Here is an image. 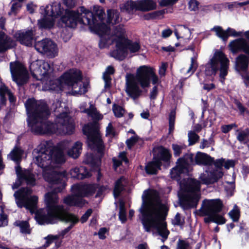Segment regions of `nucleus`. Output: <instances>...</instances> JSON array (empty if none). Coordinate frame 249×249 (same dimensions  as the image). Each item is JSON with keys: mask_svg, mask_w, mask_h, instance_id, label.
<instances>
[{"mask_svg": "<svg viewBox=\"0 0 249 249\" xmlns=\"http://www.w3.org/2000/svg\"><path fill=\"white\" fill-rule=\"evenodd\" d=\"M28 118L27 121L31 131L35 134L65 135L72 134L74 129L73 119L67 111L62 110V106L54 110L55 123L47 121L50 115L46 103L42 101L28 99L24 104Z\"/></svg>", "mask_w": 249, "mask_h": 249, "instance_id": "f257e3e1", "label": "nucleus"}, {"mask_svg": "<svg viewBox=\"0 0 249 249\" xmlns=\"http://www.w3.org/2000/svg\"><path fill=\"white\" fill-rule=\"evenodd\" d=\"M142 199L139 212L142 214L141 220L145 231L157 232L162 237L161 241L164 242L169 234L164 221L168 211L167 206L161 203L156 191H144Z\"/></svg>", "mask_w": 249, "mask_h": 249, "instance_id": "f03ea898", "label": "nucleus"}, {"mask_svg": "<svg viewBox=\"0 0 249 249\" xmlns=\"http://www.w3.org/2000/svg\"><path fill=\"white\" fill-rule=\"evenodd\" d=\"M30 70L34 77L44 83L43 89L46 90H55L60 89L58 84L64 83L71 88L74 95L83 94L87 91V84L82 81V74L77 69H71L61 76L60 80L53 81L50 75L53 71L52 65L43 60H37L32 62Z\"/></svg>", "mask_w": 249, "mask_h": 249, "instance_id": "7ed1b4c3", "label": "nucleus"}, {"mask_svg": "<svg viewBox=\"0 0 249 249\" xmlns=\"http://www.w3.org/2000/svg\"><path fill=\"white\" fill-rule=\"evenodd\" d=\"M41 13L44 18L38 21V24L41 28H50L54 24V19L61 16L65 12V15L61 18V21L66 26L74 28L78 22L89 26V28L94 29L96 25L93 13L84 7H80L77 11L66 10L61 8L59 2L55 1L52 5H47L45 8L41 7Z\"/></svg>", "mask_w": 249, "mask_h": 249, "instance_id": "20e7f679", "label": "nucleus"}, {"mask_svg": "<svg viewBox=\"0 0 249 249\" xmlns=\"http://www.w3.org/2000/svg\"><path fill=\"white\" fill-rule=\"evenodd\" d=\"M35 162L44 169L43 177L51 185V193L61 192L65 188L67 179L66 171H58L57 169L61 164H57L53 158V152L51 147L44 143L39 145L33 151Z\"/></svg>", "mask_w": 249, "mask_h": 249, "instance_id": "39448f33", "label": "nucleus"}, {"mask_svg": "<svg viewBox=\"0 0 249 249\" xmlns=\"http://www.w3.org/2000/svg\"><path fill=\"white\" fill-rule=\"evenodd\" d=\"M94 30L100 36L99 46L104 48L113 41L116 42V49L111 53V55L120 60H122L127 54L128 50L131 53L137 52L140 49V44L126 38L125 30L122 25L113 27L111 32L110 27L104 23L96 24Z\"/></svg>", "mask_w": 249, "mask_h": 249, "instance_id": "423d86ee", "label": "nucleus"}, {"mask_svg": "<svg viewBox=\"0 0 249 249\" xmlns=\"http://www.w3.org/2000/svg\"><path fill=\"white\" fill-rule=\"evenodd\" d=\"M58 200L57 194L47 193L45 196V201L47 214H38L36 217V221L40 225L53 224L58 220L70 223L69 227L61 232L60 235L64 236L73 228L79 220L74 215L66 212L63 206L58 204Z\"/></svg>", "mask_w": 249, "mask_h": 249, "instance_id": "0eeeda50", "label": "nucleus"}, {"mask_svg": "<svg viewBox=\"0 0 249 249\" xmlns=\"http://www.w3.org/2000/svg\"><path fill=\"white\" fill-rule=\"evenodd\" d=\"M150 80L153 85L159 82V78L152 68L145 66H141L137 69L135 75L126 74V92L133 99L138 98L142 93L139 84L143 89L149 87Z\"/></svg>", "mask_w": 249, "mask_h": 249, "instance_id": "6e6552de", "label": "nucleus"}, {"mask_svg": "<svg viewBox=\"0 0 249 249\" xmlns=\"http://www.w3.org/2000/svg\"><path fill=\"white\" fill-rule=\"evenodd\" d=\"M81 111L87 113L93 120L92 123L85 125L83 128L84 134L87 136L88 145L91 149L97 151L99 154L102 155L104 146L99 131L97 121L101 120L102 116L92 105L89 108Z\"/></svg>", "mask_w": 249, "mask_h": 249, "instance_id": "1a4fd4ad", "label": "nucleus"}, {"mask_svg": "<svg viewBox=\"0 0 249 249\" xmlns=\"http://www.w3.org/2000/svg\"><path fill=\"white\" fill-rule=\"evenodd\" d=\"M106 190V187L96 184L73 185L71 186L73 194L64 197L63 202L70 206L82 207L86 203L83 197L92 195L95 191V197H100Z\"/></svg>", "mask_w": 249, "mask_h": 249, "instance_id": "9d476101", "label": "nucleus"}, {"mask_svg": "<svg viewBox=\"0 0 249 249\" xmlns=\"http://www.w3.org/2000/svg\"><path fill=\"white\" fill-rule=\"evenodd\" d=\"M106 190V187L96 184L73 185L71 186L73 194L64 197L63 202L70 206L82 207L86 203L83 197L92 195L95 191V197H100Z\"/></svg>", "mask_w": 249, "mask_h": 249, "instance_id": "9b49d317", "label": "nucleus"}, {"mask_svg": "<svg viewBox=\"0 0 249 249\" xmlns=\"http://www.w3.org/2000/svg\"><path fill=\"white\" fill-rule=\"evenodd\" d=\"M201 183L196 179L188 178L180 184L182 191L180 205L184 210L196 208L200 198Z\"/></svg>", "mask_w": 249, "mask_h": 249, "instance_id": "f8f14e48", "label": "nucleus"}, {"mask_svg": "<svg viewBox=\"0 0 249 249\" xmlns=\"http://www.w3.org/2000/svg\"><path fill=\"white\" fill-rule=\"evenodd\" d=\"M223 207V203L220 199H205L203 200L200 208L196 211L201 216H207L204 218L206 223L213 222L218 224H223L226 220L219 214Z\"/></svg>", "mask_w": 249, "mask_h": 249, "instance_id": "ddd939ff", "label": "nucleus"}, {"mask_svg": "<svg viewBox=\"0 0 249 249\" xmlns=\"http://www.w3.org/2000/svg\"><path fill=\"white\" fill-rule=\"evenodd\" d=\"M229 60L224 54L220 51L215 52L213 57L205 66V73L206 75H215L220 71L219 76L222 83L224 82L225 76L228 74Z\"/></svg>", "mask_w": 249, "mask_h": 249, "instance_id": "4468645a", "label": "nucleus"}, {"mask_svg": "<svg viewBox=\"0 0 249 249\" xmlns=\"http://www.w3.org/2000/svg\"><path fill=\"white\" fill-rule=\"evenodd\" d=\"M234 166L232 160H225L224 159H217L214 162L215 169L211 171L206 170L199 176V179L205 184H210L217 182L223 176L222 167L228 169Z\"/></svg>", "mask_w": 249, "mask_h": 249, "instance_id": "2eb2a0df", "label": "nucleus"}, {"mask_svg": "<svg viewBox=\"0 0 249 249\" xmlns=\"http://www.w3.org/2000/svg\"><path fill=\"white\" fill-rule=\"evenodd\" d=\"M32 193L31 188L23 187L16 191L14 196L16 203L19 208L25 207L33 213L36 209L38 197L36 196H31Z\"/></svg>", "mask_w": 249, "mask_h": 249, "instance_id": "dca6fc26", "label": "nucleus"}, {"mask_svg": "<svg viewBox=\"0 0 249 249\" xmlns=\"http://www.w3.org/2000/svg\"><path fill=\"white\" fill-rule=\"evenodd\" d=\"M171 155L169 151L164 148L159 149L157 155L154 156L153 161L149 162L145 166L147 173L149 174H156L163 162V166L167 168L169 166Z\"/></svg>", "mask_w": 249, "mask_h": 249, "instance_id": "f3484780", "label": "nucleus"}, {"mask_svg": "<svg viewBox=\"0 0 249 249\" xmlns=\"http://www.w3.org/2000/svg\"><path fill=\"white\" fill-rule=\"evenodd\" d=\"M156 3L152 0H141L136 1H127L121 6V10L128 13H133L134 11H148L155 9Z\"/></svg>", "mask_w": 249, "mask_h": 249, "instance_id": "a211bd4d", "label": "nucleus"}, {"mask_svg": "<svg viewBox=\"0 0 249 249\" xmlns=\"http://www.w3.org/2000/svg\"><path fill=\"white\" fill-rule=\"evenodd\" d=\"M193 162V155L190 153H186L183 157L179 158L177 160L176 167L170 172L171 178L178 179L181 174H188L192 170L191 164Z\"/></svg>", "mask_w": 249, "mask_h": 249, "instance_id": "6ab92c4d", "label": "nucleus"}, {"mask_svg": "<svg viewBox=\"0 0 249 249\" xmlns=\"http://www.w3.org/2000/svg\"><path fill=\"white\" fill-rule=\"evenodd\" d=\"M10 69L12 79L18 86H21L26 83L28 74L22 64L18 62H11Z\"/></svg>", "mask_w": 249, "mask_h": 249, "instance_id": "aec40b11", "label": "nucleus"}, {"mask_svg": "<svg viewBox=\"0 0 249 249\" xmlns=\"http://www.w3.org/2000/svg\"><path fill=\"white\" fill-rule=\"evenodd\" d=\"M35 48L38 52L45 54L51 58L55 57L57 53L56 44L48 38L36 42Z\"/></svg>", "mask_w": 249, "mask_h": 249, "instance_id": "412c9836", "label": "nucleus"}, {"mask_svg": "<svg viewBox=\"0 0 249 249\" xmlns=\"http://www.w3.org/2000/svg\"><path fill=\"white\" fill-rule=\"evenodd\" d=\"M70 146L69 141H63L59 142L57 146L51 147L53 152V158L57 164H63L66 161V156L64 151L67 150Z\"/></svg>", "mask_w": 249, "mask_h": 249, "instance_id": "4be33fe9", "label": "nucleus"}, {"mask_svg": "<svg viewBox=\"0 0 249 249\" xmlns=\"http://www.w3.org/2000/svg\"><path fill=\"white\" fill-rule=\"evenodd\" d=\"M16 172L19 184L24 182L32 186L35 184V176L31 171L25 169H23L19 166H17L16 167Z\"/></svg>", "mask_w": 249, "mask_h": 249, "instance_id": "5701e85b", "label": "nucleus"}, {"mask_svg": "<svg viewBox=\"0 0 249 249\" xmlns=\"http://www.w3.org/2000/svg\"><path fill=\"white\" fill-rule=\"evenodd\" d=\"M211 31H214L216 35L224 41L227 40L229 36L237 37L240 36L242 35V32H236L234 29L228 28L226 30H224L218 26H214Z\"/></svg>", "mask_w": 249, "mask_h": 249, "instance_id": "b1692460", "label": "nucleus"}, {"mask_svg": "<svg viewBox=\"0 0 249 249\" xmlns=\"http://www.w3.org/2000/svg\"><path fill=\"white\" fill-rule=\"evenodd\" d=\"M229 46L233 53L243 52L249 55V43L244 38H240L231 42Z\"/></svg>", "mask_w": 249, "mask_h": 249, "instance_id": "393cba45", "label": "nucleus"}, {"mask_svg": "<svg viewBox=\"0 0 249 249\" xmlns=\"http://www.w3.org/2000/svg\"><path fill=\"white\" fill-rule=\"evenodd\" d=\"M35 35V30L31 29L19 33L17 35V37L21 44L27 46H31L33 44Z\"/></svg>", "mask_w": 249, "mask_h": 249, "instance_id": "a878e982", "label": "nucleus"}, {"mask_svg": "<svg viewBox=\"0 0 249 249\" xmlns=\"http://www.w3.org/2000/svg\"><path fill=\"white\" fill-rule=\"evenodd\" d=\"M193 155V163L191 164L192 165L198 164L203 165H211L212 164L214 165V158L211 157L210 156L202 153H198L195 157V160L194 159V155Z\"/></svg>", "mask_w": 249, "mask_h": 249, "instance_id": "bb28decb", "label": "nucleus"}, {"mask_svg": "<svg viewBox=\"0 0 249 249\" xmlns=\"http://www.w3.org/2000/svg\"><path fill=\"white\" fill-rule=\"evenodd\" d=\"M70 175L72 178L78 179H83L91 176L90 173L84 166L71 169L70 172Z\"/></svg>", "mask_w": 249, "mask_h": 249, "instance_id": "cd10ccee", "label": "nucleus"}, {"mask_svg": "<svg viewBox=\"0 0 249 249\" xmlns=\"http://www.w3.org/2000/svg\"><path fill=\"white\" fill-rule=\"evenodd\" d=\"M15 45V42L4 33L0 31V52H3Z\"/></svg>", "mask_w": 249, "mask_h": 249, "instance_id": "c85d7f7f", "label": "nucleus"}, {"mask_svg": "<svg viewBox=\"0 0 249 249\" xmlns=\"http://www.w3.org/2000/svg\"><path fill=\"white\" fill-rule=\"evenodd\" d=\"M249 59L244 54L239 55L236 59L235 69L238 71H246L249 65Z\"/></svg>", "mask_w": 249, "mask_h": 249, "instance_id": "c756f323", "label": "nucleus"}, {"mask_svg": "<svg viewBox=\"0 0 249 249\" xmlns=\"http://www.w3.org/2000/svg\"><path fill=\"white\" fill-rule=\"evenodd\" d=\"M23 152L21 147L16 145L8 155V158L18 163L21 159Z\"/></svg>", "mask_w": 249, "mask_h": 249, "instance_id": "7c9ffc66", "label": "nucleus"}, {"mask_svg": "<svg viewBox=\"0 0 249 249\" xmlns=\"http://www.w3.org/2000/svg\"><path fill=\"white\" fill-rule=\"evenodd\" d=\"M82 149V143L80 142H76L67 151L68 155L73 158H77L80 155Z\"/></svg>", "mask_w": 249, "mask_h": 249, "instance_id": "2f4dec72", "label": "nucleus"}, {"mask_svg": "<svg viewBox=\"0 0 249 249\" xmlns=\"http://www.w3.org/2000/svg\"><path fill=\"white\" fill-rule=\"evenodd\" d=\"M126 183L125 178L124 177H121L116 180L113 190V195L115 198L118 197L121 192L124 189V186Z\"/></svg>", "mask_w": 249, "mask_h": 249, "instance_id": "473e14b6", "label": "nucleus"}, {"mask_svg": "<svg viewBox=\"0 0 249 249\" xmlns=\"http://www.w3.org/2000/svg\"><path fill=\"white\" fill-rule=\"evenodd\" d=\"M107 22L109 24H115L120 21V14L116 10H108L107 11Z\"/></svg>", "mask_w": 249, "mask_h": 249, "instance_id": "72a5a7b5", "label": "nucleus"}, {"mask_svg": "<svg viewBox=\"0 0 249 249\" xmlns=\"http://www.w3.org/2000/svg\"><path fill=\"white\" fill-rule=\"evenodd\" d=\"M237 140L242 144H246L249 142V130L246 129L243 130H237L236 133Z\"/></svg>", "mask_w": 249, "mask_h": 249, "instance_id": "f704fd0d", "label": "nucleus"}, {"mask_svg": "<svg viewBox=\"0 0 249 249\" xmlns=\"http://www.w3.org/2000/svg\"><path fill=\"white\" fill-rule=\"evenodd\" d=\"M14 225L19 228L21 233L25 234L31 233V229L28 221L18 220L14 223Z\"/></svg>", "mask_w": 249, "mask_h": 249, "instance_id": "c9c22d12", "label": "nucleus"}, {"mask_svg": "<svg viewBox=\"0 0 249 249\" xmlns=\"http://www.w3.org/2000/svg\"><path fill=\"white\" fill-rule=\"evenodd\" d=\"M24 0H13L11 1V10L9 12V15H16L21 7Z\"/></svg>", "mask_w": 249, "mask_h": 249, "instance_id": "e433bc0d", "label": "nucleus"}, {"mask_svg": "<svg viewBox=\"0 0 249 249\" xmlns=\"http://www.w3.org/2000/svg\"><path fill=\"white\" fill-rule=\"evenodd\" d=\"M175 157H178L183 152V150L186 149V146L183 143H173L172 145Z\"/></svg>", "mask_w": 249, "mask_h": 249, "instance_id": "4c0bfd02", "label": "nucleus"}, {"mask_svg": "<svg viewBox=\"0 0 249 249\" xmlns=\"http://www.w3.org/2000/svg\"><path fill=\"white\" fill-rule=\"evenodd\" d=\"M114 166L115 168L119 166L122 163L123 161L125 163H127L128 162V159L126 157V154L124 152H123L120 153L118 159L116 158L113 159Z\"/></svg>", "mask_w": 249, "mask_h": 249, "instance_id": "58836bf2", "label": "nucleus"}, {"mask_svg": "<svg viewBox=\"0 0 249 249\" xmlns=\"http://www.w3.org/2000/svg\"><path fill=\"white\" fill-rule=\"evenodd\" d=\"M196 58L197 54H196L191 59V65L186 71V73L189 74V76L191 75L195 72L197 67Z\"/></svg>", "mask_w": 249, "mask_h": 249, "instance_id": "ea45409f", "label": "nucleus"}, {"mask_svg": "<svg viewBox=\"0 0 249 249\" xmlns=\"http://www.w3.org/2000/svg\"><path fill=\"white\" fill-rule=\"evenodd\" d=\"M229 215L233 221L237 222L240 217V210L236 205H234L233 209L229 213Z\"/></svg>", "mask_w": 249, "mask_h": 249, "instance_id": "a19ab883", "label": "nucleus"}, {"mask_svg": "<svg viewBox=\"0 0 249 249\" xmlns=\"http://www.w3.org/2000/svg\"><path fill=\"white\" fill-rule=\"evenodd\" d=\"M112 110L114 115L117 118L123 117L125 112L123 107L116 104L113 105Z\"/></svg>", "mask_w": 249, "mask_h": 249, "instance_id": "79ce46f5", "label": "nucleus"}, {"mask_svg": "<svg viewBox=\"0 0 249 249\" xmlns=\"http://www.w3.org/2000/svg\"><path fill=\"white\" fill-rule=\"evenodd\" d=\"M177 249H192V244L188 241L179 239L177 242Z\"/></svg>", "mask_w": 249, "mask_h": 249, "instance_id": "37998d69", "label": "nucleus"}, {"mask_svg": "<svg viewBox=\"0 0 249 249\" xmlns=\"http://www.w3.org/2000/svg\"><path fill=\"white\" fill-rule=\"evenodd\" d=\"M119 219L122 223H124L126 220V210L124 204L121 202L120 204V211L119 214Z\"/></svg>", "mask_w": 249, "mask_h": 249, "instance_id": "c03bdc74", "label": "nucleus"}, {"mask_svg": "<svg viewBox=\"0 0 249 249\" xmlns=\"http://www.w3.org/2000/svg\"><path fill=\"white\" fill-rule=\"evenodd\" d=\"M176 118V112L175 110H172L169 115V132L171 133L174 128V124Z\"/></svg>", "mask_w": 249, "mask_h": 249, "instance_id": "a18cd8bd", "label": "nucleus"}, {"mask_svg": "<svg viewBox=\"0 0 249 249\" xmlns=\"http://www.w3.org/2000/svg\"><path fill=\"white\" fill-rule=\"evenodd\" d=\"M188 138L190 144H194L199 139V136L197 134L194 132H190L188 133Z\"/></svg>", "mask_w": 249, "mask_h": 249, "instance_id": "49530a36", "label": "nucleus"}, {"mask_svg": "<svg viewBox=\"0 0 249 249\" xmlns=\"http://www.w3.org/2000/svg\"><path fill=\"white\" fill-rule=\"evenodd\" d=\"M199 3L196 0H190L189 2V8L191 11H196L198 10Z\"/></svg>", "mask_w": 249, "mask_h": 249, "instance_id": "de8ad7c7", "label": "nucleus"}, {"mask_svg": "<svg viewBox=\"0 0 249 249\" xmlns=\"http://www.w3.org/2000/svg\"><path fill=\"white\" fill-rule=\"evenodd\" d=\"M184 223V218L181 216L179 213H177L173 220L174 225H181Z\"/></svg>", "mask_w": 249, "mask_h": 249, "instance_id": "09e8293b", "label": "nucleus"}, {"mask_svg": "<svg viewBox=\"0 0 249 249\" xmlns=\"http://www.w3.org/2000/svg\"><path fill=\"white\" fill-rule=\"evenodd\" d=\"M178 0H160L159 2L160 5L161 6L172 5L176 3Z\"/></svg>", "mask_w": 249, "mask_h": 249, "instance_id": "8fccbe9b", "label": "nucleus"}, {"mask_svg": "<svg viewBox=\"0 0 249 249\" xmlns=\"http://www.w3.org/2000/svg\"><path fill=\"white\" fill-rule=\"evenodd\" d=\"M10 91L8 88L3 84H1L0 86V96H5L6 94H8Z\"/></svg>", "mask_w": 249, "mask_h": 249, "instance_id": "3c124183", "label": "nucleus"}, {"mask_svg": "<svg viewBox=\"0 0 249 249\" xmlns=\"http://www.w3.org/2000/svg\"><path fill=\"white\" fill-rule=\"evenodd\" d=\"M7 223V216L3 214V213H0V227L6 226Z\"/></svg>", "mask_w": 249, "mask_h": 249, "instance_id": "603ef678", "label": "nucleus"}, {"mask_svg": "<svg viewBox=\"0 0 249 249\" xmlns=\"http://www.w3.org/2000/svg\"><path fill=\"white\" fill-rule=\"evenodd\" d=\"M106 135L110 136H114L115 135L114 128L111 123H109L106 128Z\"/></svg>", "mask_w": 249, "mask_h": 249, "instance_id": "864d4df0", "label": "nucleus"}, {"mask_svg": "<svg viewBox=\"0 0 249 249\" xmlns=\"http://www.w3.org/2000/svg\"><path fill=\"white\" fill-rule=\"evenodd\" d=\"M92 213V210L91 209H88L86 212L82 215L81 218V221L82 223L85 222L91 215Z\"/></svg>", "mask_w": 249, "mask_h": 249, "instance_id": "5fc2aeb1", "label": "nucleus"}, {"mask_svg": "<svg viewBox=\"0 0 249 249\" xmlns=\"http://www.w3.org/2000/svg\"><path fill=\"white\" fill-rule=\"evenodd\" d=\"M103 79H104L105 83V87L106 88L109 87L110 85L111 79L110 77V75L107 74L105 73H104Z\"/></svg>", "mask_w": 249, "mask_h": 249, "instance_id": "6e6d98bb", "label": "nucleus"}, {"mask_svg": "<svg viewBox=\"0 0 249 249\" xmlns=\"http://www.w3.org/2000/svg\"><path fill=\"white\" fill-rule=\"evenodd\" d=\"M234 126H236V124H235L223 125L221 127V130L222 132L227 133L230 131Z\"/></svg>", "mask_w": 249, "mask_h": 249, "instance_id": "4d7b16f0", "label": "nucleus"}, {"mask_svg": "<svg viewBox=\"0 0 249 249\" xmlns=\"http://www.w3.org/2000/svg\"><path fill=\"white\" fill-rule=\"evenodd\" d=\"M165 13L164 10L155 11L149 14L151 18H156L162 16Z\"/></svg>", "mask_w": 249, "mask_h": 249, "instance_id": "13d9d810", "label": "nucleus"}, {"mask_svg": "<svg viewBox=\"0 0 249 249\" xmlns=\"http://www.w3.org/2000/svg\"><path fill=\"white\" fill-rule=\"evenodd\" d=\"M158 94V89L157 86H154L150 93V98L151 100H154L156 98Z\"/></svg>", "mask_w": 249, "mask_h": 249, "instance_id": "bf43d9fd", "label": "nucleus"}, {"mask_svg": "<svg viewBox=\"0 0 249 249\" xmlns=\"http://www.w3.org/2000/svg\"><path fill=\"white\" fill-rule=\"evenodd\" d=\"M136 142V138L134 137H131L126 141V143L128 148L130 149L132 147V146Z\"/></svg>", "mask_w": 249, "mask_h": 249, "instance_id": "052dcab7", "label": "nucleus"}, {"mask_svg": "<svg viewBox=\"0 0 249 249\" xmlns=\"http://www.w3.org/2000/svg\"><path fill=\"white\" fill-rule=\"evenodd\" d=\"M242 76L245 85L248 87L249 86V73L242 74Z\"/></svg>", "mask_w": 249, "mask_h": 249, "instance_id": "680f3d73", "label": "nucleus"}, {"mask_svg": "<svg viewBox=\"0 0 249 249\" xmlns=\"http://www.w3.org/2000/svg\"><path fill=\"white\" fill-rule=\"evenodd\" d=\"M107 232V229L106 228H103L100 229L98 235L99 238L101 239H104L105 238L106 236H105V234Z\"/></svg>", "mask_w": 249, "mask_h": 249, "instance_id": "e2e57ef3", "label": "nucleus"}, {"mask_svg": "<svg viewBox=\"0 0 249 249\" xmlns=\"http://www.w3.org/2000/svg\"><path fill=\"white\" fill-rule=\"evenodd\" d=\"M172 31L170 29L164 30L162 32V36L166 38L172 34Z\"/></svg>", "mask_w": 249, "mask_h": 249, "instance_id": "0e129e2a", "label": "nucleus"}, {"mask_svg": "<svg viewBox=\"0 0 249 249\" xmlns=\"http://www.w3.org/2000/svg\"><path fill=\"white\" fill-rule=\"evenodd\" d=\"M166 69V64L163 63L159 69V74L160 75H163L165 74Z\"/></svg>", "mask_w": 249, "mask_h": 249, "instance_id": "69168bd1", "label": "nucleus"}, {"mask_svg": "<svg viewBox=\"0 0 249 249\" xmlns=\"http://www.w3.org/2000/svg\"><path fill=\"white\" fill-rule=\"evenodd\" d=\"M191 244H192V249H199L201 246L200 242L196 243L194 241H191Z\"/></svg>", "mask_w": 249, "mask_h": 249, "instance_id": "338daca9", "label": "nucleus"}, {"mask_svg": "<svg viewBox=\"0 0 249 249\" xmlns=\"http://www.w3.org/2000/svg\"><path fill=\"white\" fill-rule=\"evenodd\" d=\"M215 88V86L213 84H205L203 86V89L207 90L208 91L210 90L211 89H214Z\"/></svg>", "mask_w": 249, "mask_h": 249, "instance_id": "774afa93", "label": "nucleus"}]
</instances>
